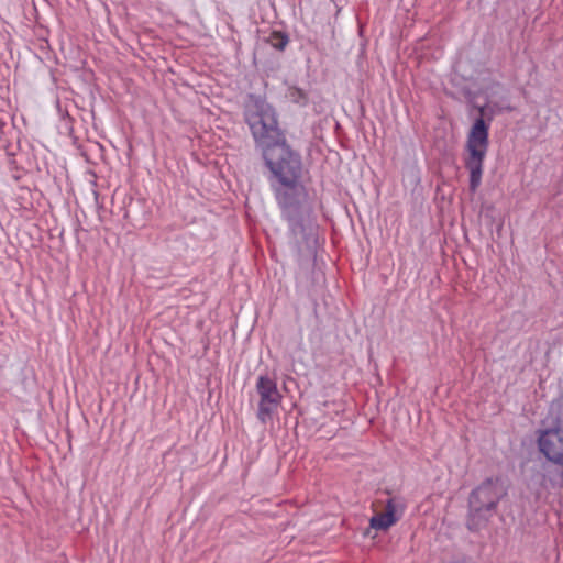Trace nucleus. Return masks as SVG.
I'll return each instance as SVG.
<instances>
[{
	"instance_id": "f03ea898",
	"label": "nucleus",
	"mask_w": 563,
	"mask_h": 563,
	"mask_svg": "<svg viewBox=\"0 0 563 563\" xmlns=\"http://www.w3.org/2000/svg\"><path fill=\"white\" fill-rule=\"evenodd\" d=\"M244 120L261 152L287 140L275 108L261 97H249L244 106Z\"/></svg>"
},
{
	"instance_id": "20e7f679",
	"label": "nucleus",
	"mask_w": 563,
	"mask_h": 563,
	"mask_svg": "<svg viewBox=\"0 0 563 563\" xmlns=\"http://www.w3.org/2000/svg\"><path fill=\"white\" fill-rule=\"evenodd\" d=\"M506 489L499 478H487L468 497L466 527L476 532L487 527Z\"/></svg>"
},
{
	"instance_id": "6e6552de",
	"label": "nucleus",
	"mask_w": 563,
	"mask_h": 563,
	"mask_svg": "<svg viewBox=\"0 0 563 563\" xmlns=\"http://www.w3.org/2000/svg\"><path fill=\"white\" fill-rule=\"evenodd\" d=\"M288 41V36L282 32H273L268 37V43L278 51H284Z\"/></svg>"
},
{
	"instance_id": "f257e3e1",
	"label": "nucleus",
	"mask_w": 563,
	"mask_h": 563,
	"mask_svg": "<svg viewBox=\"0 0 563 563\" xmlns=\"http://www.w3.org/2000/svg\"><path fill=\"white\" fill-rule=\"evenodd\" d=\"M267 177L284 221L289 245L298 256L312 255L317 245L318 225L313 206L303 183L301 155L286 141L261 152Z\"/></svg>"
},
{
	"instance_id": "1a4fd4ad",
	"label": "nucleus",
	"mask_w": 563,
	"mask_h": 563,
	"mask_svg": "<svg viewBox=\"0 0 563 563\" xmlns=\"http://www.w3.org/2000/svg\"><path fill=\"white\" fill-rule=\"evenodd\" d=\"M289 97L294 102H302L306 103L307 97L302 89L299 88H290Z\"/></svg>"
},
{
	"instance_id": "39448f33",
	"label": "nucleus",
	"mask_w": 563,
	"mask_h": 563,
	"mask_svg": "<svg viewBox=\"0 0 563 563\" xmlns=\"http://www.w3.org/2000/svg\"><path fill=\"white\" fill-rule=\"evenodd\" d=\"M256 393L258 395L257 419L266 424L273 420V416L277 413L283 396L277 388L276 380L261 375L256 382Z\"/></svg>"
},
{
	"instance_id": "0eeeda50",
	"label": "nucleus",
	"mask_w": 563,
	"mask_h": 563,
	"mask_svg": "<svg viewBox=\"0 0 563 563\" xmlns=\"http://www.w3.org/2000/svg\"><path fill=\"white\" fill-rule=\"evenodd\" d=\"M399 520V516L396 514V505L394 499H388L385 510L374 515L369 519V528L377 531H387Z\"/></svg>"
},
{
	"instance_id": "9d476101",
	"label": "nucleus",
	"mask_w": 563,
	"mask_h": 563,
	"mask_svg": "<svg viewBox=\"0 0 563 563\" xmlns=\"http://www.w3.org/2000/svg\"><path fill=\"white\" fill-rule=\"evenodd\" d=\"M562 478H563V471H562V474H561Z\"/></svg>"
},
{
	"instance_id": "423d86ee",
	"label": "nucleus",
	"mask_w": 563,
	"mask_h": 563,
	"mask_svg": "<svg viewBox=\"0 0 563 563\" xmlns=\"http://www.w3.org/2000/svg\"><path fill=\"white\" fill-rule=\"evenodd\" d=\"M540 451L545 457L563 466V429L554 427L541 432L538 439Z\"/></svg>"
},
{
	"instance_id": "7ed1b4c3",
	"label": "nucleus",
	"mask_w": 563,
	"mask_h": 563,
	"mask_svg": "<svg viewBox=\"0 0 563 563\" xmlns=\"http://www.w3.org/2000/svg\"><path fill=\"white\" fill-rule=\"evenodd\" d=\"M504 92V87L495 82L486 89L487 103L479 109L481 118H478L468 134L467 151L465 166L470 172V190L475 192L481 185L483 174V162L488 147V125L485 123L483 115L486 109L493 103V97Z\"/></svg>"
}]
</instances>
